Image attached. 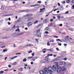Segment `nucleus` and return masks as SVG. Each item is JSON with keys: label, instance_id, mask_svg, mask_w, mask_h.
<instances>
[{"label": "nucleus", "instance_id": "obj_44", "mask_svg": "<svg viewBox=\"0 0 74 74\" xmlns=\"http://www.w3.org/2000/svg\"><path fill=\"white\" fill-rule=\"evenodd\" d=\"M30 7H35L34 5H30Z\"/></svg>", "mask_w": 74, "mask_h": 74}, {"label": "nucleus", "instance_id": "obj_58", "mask_svg": "<svg viewBox=\"0 0 74 74\" xmlns=\"http://www.w3.org/2000/svg\"><path fill=\"white\" fill-rule=\"evenodd\" d=\"M31 52H32V51H29V53H31Z\"/></svg>", "mask_w": 74, "mask_h": 74}, {"label": "nucleus", "instance_id": "obj_25", "mask_svg": "<svg viewBox=\"0 0 74 74\" xmlns=\"http://www.w3.org/2000/svg\"><path fill=\"white\" fill-rule=\"evenodd\" d=\"M26 60H27V59L26 58H25L23 60V62H26Z\"/></svg>", "mask_w": 74, "mask_h": 74}, {"label": "nucleus", "instance_id": "obj_32", "mask_svg": "<svg viewBox=\"0 0 74 74\" xmlns=\"http://www.w3.org/2000/svg\"><path fill=\"white\" fill-rule=\"evenodd\" d=\"M12 29H15V25H14V26L12 28Z\"/></svg>", "mask_w": 74, "mask_h": 74}, {"label": "nucleus", "instance_id": "obj_31", "mask_svg": "<svg viewBox=\"0 0 74 74\" xmlns=\"http://www.w3.org/2000/svg\"><path fill=\"white\" fill-rule=\"evenodd\" d=\"M64 39H61L60 40V42H64Z\"/></svg>", "mask_w": 74, "mask_h": 74}, {"label": "nucleus", "instance_id": "obj_28", "mask_svg": "<svg viewBox=\"0 0 74 74\" xmlns=\"http://www.w3.org/2000/svg\"><path fill=\"white\" fill-rule=\"evenodd\" d=\"M47 19H45V20H44L43 21L45 23H46V22H47Z\"/></svg>", "mask_w": 74, "mask_h": 74}, {"label": "nucleus", "instance_id": "obj_16", "mask_svg": "<svg viewBox=\"0 0 74 74\" xmlns=\"http://www.w3.org/2000/svg\"><path fill=\"white\" fill-rule=\"evenodd\" d=\"M33 15V14H27V17H28L29 16H32Z\"/></svg>", "mask_w": 74, "mask_h": 74}, {"label": "nucleus", "instance_id": "obj_37", "mask_svg": "<svg viewBox=\"0 0 74 74\" xmlns=\"http://www.w3.org/2000/svg\"><path fill=\"white\" fill-rule=\"evenodd\" d=\"M19 29H17L15 30L16 32H19Z\"/></svg>", "mask_w": 74, "mask_h": 74}, {"label": "nucleus", "instance_id": "obj_21", "mask_svg": "<svg viewBox=\"0 0 74 74\" xmlns=\"http://www.w3.org/2000/svg\"><path fill=\"white\" fill-rule=\"evenodd\" d=\"M35 7H36L37 6H40V5L38 4H36L34 5Z\"/></svg>", "mask_w": 74, "mask_h": 74}, {"label": "nucleus", "instance_id": "obj_30", "mask_svg": "<svg viewBox=\"0 0 74 74\" xmlns=\"http://www.w3.org/2000/svg\"><path fill=\"white\" fill-rule=\"evenodd\" d=\"M64 39H65V40H67V41H69V39L68 38H65Z\"/></svg>", "mask_w": 74, "mask_h": 74}, {"label": "nucleus", "instance_id": "obj_6", "mask_svg": "<svg viewBox=\"0 0 74 74\" xmlns=\"http://www.w3.org/2000/svg\"><path fill=\"white\" fill-rule=\"evenodd\" d=\"M29 10H20L19 12H29Z\"/></svg>", "mask_w": 74, "mask_h": 74}, {"label": "nucleus", "instance_id": "obj_2", "mask_svg": "<svg viewBox=\"0 0 74 74\" xmlns=\"http://www.w3.org/2000/svg\"><path fill=\"white\" fill-rule=\"evenodd\" d=\"M40 73L41 74H48V72L47 71V68H45L43 71H40Z\"/></svg>", "mask_w": 74, "mask_h": 74}, {"label": "nucleus", "instance_id": "obj_57", "mask_svg": "<svg viewBox=\"0 0 74 74\" xmlns=\"http://www.w3.org/2000/svg\"><path fill=\"white\" fill-rule=\"evenodd\" d=\"M62 4H65V3H66V2H65V1H64L62 3Z\"/></svg>", "mask_w": 74, "mask_h": 74}, {"label": "nucleus", "instance_id": "obj_53", "mask_svg": "<svg viewBox=\"0 0 74 74\" xmlns=\"http://www.w3.org/2000/svg\"><path fill=\"white\" fill-rule=\"evenodd\" d=\"M45 33L46 34H48V31H46L45 32Z\"/></svg>", "mask_w": 74, "mask_h": 74}, {"label": "nucleus", "instance_id": "obj_41", "mask_svg": "<svg viewBox=\"0 0 74 74\" xmlns=\"http://www.w3.org/2000/svg\"><path fill=\"white\" fill-rule=\"evenodd\" d=\"M47 51H46V50H45V51H44L43 52V53H46Z\"/></svg>", "mask_w": 74, "mask_h": 74}, {"label": "nucleus", "instance_id": "obj_48", "mask_svg": "<svg viewBox=\"0 0 74 74\" xmlns=\"http://www.w3.org/2000/svg\"><path fill=\"white\" fill-rule=\"evenodd\" d=\"M69 13V11H67L65 13V14H67Z\"/></svg>", "mask_w": 74, "mask_h": 74}, {"label": "nucleus", "instance_id": "obj_11", "mask_svg": "<svg viewBox=\"0 0 74 74\" xmlns=\"http://www.w3.org/2000/svg\"><path fill=\"white\" fill-rule=\"evenodd\" d=\"M49 56V55H48L47 56L45 57V60L46 62H47L48 60V57Z\"/></svg>", "mask_w": 74, "mask_h": 74}, {"label": "nucleus", "instance_id": "obj_23", "mask_svg": "<svg viewBox=\"0 0 74 74\" xmlns=\"http://www.w3.org/2000/svg\"><path fill=\"white\" fill-rule=\"evenodd\" d=\"M68 30H70V31H73L74 30L73 29H72L71 28H69V29H68Z\"/></svg>", "mask_w": 74, "mask_h": 74}, {"label": "nucleus", "instance_id": "obj_39", "mask_svg": "<svg viewBox=\"0 0 74 74\" xmlns=\"http://www.w3.org/2000/svg\"><path fill=\"white\" fill-rule=\"evenodd\" d=\"M8 67H9V68H11V65H8Z\"/></svg>", "mask_w": 74, "mask_h": 74}, {"label": "nucleus", "instance_id": "obj_46", "mask_svg": "<svg viewBox=\"0 0 74 74\" xmlns=\"http://www.w3.org/2000/svg\"><path fill=\"white\" fill-rule=\"evenodd\" d=\"M56 41H60L61 40H60V39H58L56 40Z\"/></svg>", "mask_w": 74, "mask_h": 74}, {"label": "nucleus", "instance_id": "obj_4", "mask_svg": "<svg viewBox=\"0 0 74 74\" xmlns=\"http://www.w3.org/2000/svg\"><path fill=\"white\" fill-rule=\"evenodd\" d=\"M52 69H53V68L51 66L47 68V70L50 74H52Z\"/></svg>", "mask_w": 74, "mask_h": 74}, {"label": "nucleus", "instance_id": "obj_17", "mask_svg": "<svg viewBox=\"0 0 74 74\" xmlns=\"http://www.w3.org/2000/svg\"><path fill=\"white\" fill-rule=\"evenodd\" d=\"M49 30V27H47L46 28H45V31H48Z\"/></svg>", "mask_w": 74, "mask_h": 74}, {"label": "nucleus", "instance_id": "obj_34", "mask_svg": "<svg viewBox=\"0 0 74 74\" xmlns=\"http://www.w3.org/2000/svg\"><path fill=\"white\" fill-rule=\"evenodd\" d=\"M70 1L69 0H68L66 1V3H70Z\"/></svg>", "mask_w": 74, "mask_h": 74}, {"label": "nucleus", "instance_id": "obj_51", "mask_svg": "<svg viewBox=\"0 0 74 74\" xmlns=\"http://www.w3.org/2000/svg\"><path fill=\"white\" fill-rule=\"evenodd\" d=\"M61 27H62L63 26V25L62 24H60L59 25Z\"/></svg>", "mask_w": 74, "mask_h": 74}, {"label": "nucleus", "instance_id": "obj_20", "mask_svg": "<svg viewBox=\"0 0 74 74\" xmlns=\"http://www.w3.org/2000/svg\"><path fill=\"white\" fill-rule=\"evenodd\" d=\"M35 7H36L37 6H40V5L38 4H36L34 5Z\"/></svg>", "mask_w": 74, "mask_h": 74}, {"label": "nucleus", "instance_id": "obj_14", "mask_svg": "<svg viewBox=\"0 0 74 74\" xmlns=\"http://www.w3.org/2000/svg\"><path fill=\"white\" fill-rule=\"evenodd\" d=\"M41 33H39V34L38 35H36V36L37 37H41Z\"/></svg>", "mask_w": 74, "mask_h": 74}, {"label": "nucleus", "instance_id": "obj_1", "mask_svg": "<svg viewBox=\"0 0 74 74\" xmlns=\"http://www.w3.org/2000/svg\"><path fill=\"white\" fill-rule=\"evenodd\" d=\"M66 71V68L64 66H58L57 68V71L58 73H60L62 71Z\"/></svg>", "mask_w": 74, "mask_h": 74}, {"label": "nucleus", "instance_id": "obj_63", "mask_svg": "<svg viewBox=\"0 0 74 74\" xmlns=\"http://www.w3.org/2000/svg\"><path fill=\"white\" fill-rule=\"evenodd\" d=\"M51 42H53L54 41V40L53 39L52 40H51Z\"/></svg>", "mask_w": 74, "mask_h": 74}, {"label": "nucleus", "instance_id": "obj_59", "mask_svg": "<svg viewBox=\"0 0 74 74\" xmlns=\"http://www.w3.org/2000/svg\"><path fill=\"white\" fill-rule=\"evenodd\" d=\"M4 30L5 31H8V29H7L6 28H5V29H4Z\"/></svg>", "mask_w": 74, "mask_h": 74}, {"label": "nucleus", "instance_id": "obj_19", "mask_svg": "<svg viewBox=\"0 0 74 74\" xmlns=\"http://www.w3.org/2000/svg\"><path fill=\"white\" fill-rule=\"evenodd\" d=\"M38 23V21L36 20L34 23V24H36V23Z\"/></svg>", "mask_w": 74, "mask_h": 74}, {"label": "nucleus", "instance_id": "obj_61", "mask_svg": "<svg viewBox=\"0 0 74 74\" xmlns=\"http://www.w3.org/2000/svg\"><path fill=\"white\" fill-rule=\"evenodd\" d=\"M58 45H59L60 46H61V45H62V44L60 43V44H58Z\"/></svg>", "mask_w": 74, "mask_h": 74}, {"label": "nucleus", "instance_id": "obj_26", "mask_svg": "<svg viewBox=\"0 0 74 74\" xmlns=\"http://www.w3.org/2000/svg\"><path fill=\"white\" fill-rule=\"evenodd\" d=\"M52 26V24L51 23V24L48 25V26L50 27V26Z\"/></svg>", "mask_w": 74, "mask_h": 74}, {"label": "nucleus", "instance_id": "obj_40", "mask_svg": "<svg viewBox=\"0 0 74 74\" xmlns=\"http://www.w3.org/2000/svg\"><path fill=\"white\" fill-rule=\"evenodd\" d=\"M7 50L6 49L4 50L3 51L4 52H7Z\"/></svg>", "mask_w": 74, "mask_h": 74}, {"label": "nucleus", "instance_id": "obj_60", "mask_svg": "<svg viewBox=\"0 0 74 74\" xmlns=\"http://www.w3.org/2000/svg\"><path fill=\"white\" fill-rule=\"evenodd\" d=\"M58 18L59 19L60 18V16H58Z\"/></svg>", "mask_w": 74, "mask_h": 74}, {"label": "nucleus", "instance_id": "obj_62", "mask_svg": "<svg viewBox=\"0 0 74 74\" xmlns=\"http://www.w3.org/2000/svg\"><path fill=\"white\" fill-rule=\"evenodd\" d=\"M73 10H74V4L72 6Z\"/></svg>", "mask_w": 74, "mask_h": 74}, {"label": "nucleus", "instance_id": "obj_29", "mask_svg": "<svg viewBox=\"0 0 74 74\" xmlns=\"http://www.w3.org/2000/svg\"><path fill=\"white\" fill-rule=\"evenodd\" d=\"M4 72L3 71H1L0 72V74H3V73H4Z\"/></svg>", "mask_w": 74, "mask_h": 74}, {"label": "nucleus", "instance_id": "obj_47", "mask_svg": "<svg viewBox=\"0 0 74 74\" xmlns=\"http://www.w3.org/2000/svg\"><path fill=\"white\" fill-rule=\"evenodd\" d=\"M62 34H64V35H65L66 34V33L65 32H62L61 33Z\"/></svg>", "mask_w": 74, "mask_h": 74}, {"label": "nucleus", "instance_id": "obj_38", "mask_svg": "<svg viewBox=\"0 0 74 74\" xmlns=\"http://www.w3.org/2000/svg\"><path fill=\"white\" fill-rule=\"evenodd\" d=\"M3 57V55H1L0 56V58H2Z\"/></svg>", "mask_w": 74, "mask_h": 74}, {"label": "nucleus", "instance_id": "obj_33", "mask_svg": "<svg viewBox=\"0 0 74 74\" xmlns=\"http://www.w3.org/2000/svg\"><path fill=\"white\" fill-rule=\"evenodd\" d=\"M1 10H3V9H4V8L3 7V6H1Z\"/></svg>", "mask_w": 74, "mask_h": 74}, {"label": "nucleus", "instance_id": "obj_12", "mask_svg": "<svg viewBox=\"0 0 74 74\" xmlns=\"http://www.w3.org/2000/svg\"><path fill=\"white\" fill-rule=\"evenodd\" d=\"M23 34V33H21L16 34L15 37H17V36H21V35H22Z\"/></svg>", "mask_w": 74, "mask_h": 74}, {"label": "nucleus", "instance_id": "obj_15", "mask_svg": "<svg viewBox=\"0 0 74 74\" xmlns=\"http://www.w3.org/2000/svg\"><path fill=\"white\" fill-rule=\"evenodd\" d=\"M36 34H37L39 33L40 32V29H39L38 30L36 31Z\"/></svg>", "mask_w": 74, "mask_h": 74}, {"label": "nucleus", "instance_id": "obj_22", "mask_svg": "<svg viewBox=\"0 0 74 74\" xmlns=\"http://www.w3.org/2000/svg\"><path fill=\"white\" fill-rule=\"evenodd\" d=\"M22 70H23V68H19V70L20 71H22Z\"/></svg>", "mask_w": 74, "mask_h": 74}, {"label": "nucleus", "instance_id": "obj_43", "mask_svg": "<svg viewBox=\"0 0 74 74\" xmlns=\"http://www.w3.org/2000/svg\"><path fill=\"white\" fill-rule=\"evenodd\" d=\"M21 53H16V55H21Z\"/></svg>", "mask_w": 74, "mask_h": 74}, {"label": "nucleus", "instance_id": "obj_8", "mask_svg": "<svg viewBox=\"0 0 74 74\" xmlns=\"http://www.w3.org/2000/svg\"><path fill=\"white\" fill-rule=\"evenodd\" d=\"M33 46V45H32V44H27L24 47H32Z\"/></svg>", "mask_w": 74, "mask_h": 74}, {"label": "nucleus", "instance_id": "obj_52", "mask_svg": "<svg viewBox=\"0 0 74 74\" xmlns=\"http://www.w3.org/2000/svg\"><path fill=\"white\" fill-rule=\"evenodd\" d=\"M67 44H64V46H65V47H66L67 45Z\"/></svg>", "mask_w": 74, "mask_h": 74}, {"label": "nucleus", "instance_id": "obj_9", "mask_svg": "<svg viewBox=\"0 0 74 74\" xmlns=\"http://www.w3.org/2000/svg\"><path fill=\"white\" fill-rule=\"evenodd\" d=\"M13 15V14H5L3 15V16H12Z\"/></svg>", "mask_w": 74, "mask_h": 74}, {"label": "nucleus", "instance_id": "obj_54", "mask_svg": "<svg viewBox=\"0 0 74 74\" xmlns=\"http://www.w3.org/2000/svg\"><path fill=\"white\" fill-rule=\"evenodd\" d=\"M64 42H66V43H67V42H67V41L66 40H64Z\"/></svg>", "mask_w": 74, "mask_h": 74}, {"label": "nucleus", "instance_id": "obj_10", "mask_svg": "<svg viewBox=\"0 0 74 74\" xmlns=\"http://www.w3.org/2000/svg\"><path fill=\"white\" fill-rule=\"evenodd\" d=\"M38 58H39V57L37 56L35 57L32 58V60L33 61H34V62L35 60L37 59H38Z\"/></svg>", "mask_w": 74, "mask_h": 74}, {"label": "nucleus", "instance_id": "obj_24", "mask_svg": "<svg viewBox=\"0 0 74 74\" xmlns=\"http://www.w3.org/2000/svg\"><path fill=\"white\" fill-rule=\"evenodd\" d=\"M16 62H14L12 65L13 66H15V65H16Z\"/></svg>", "mask_w": 74, "mask_h": 74}, {"label": "nucleus", "instance_id": "obj_18", "mask_svg": "<svg viewBox=\"0 0 74 74\" xmlns=\"http://www.w3.org/2000/svg\"><path fill=\"white\" fill-rule=\"evenodd\" d=\"M59 65H60V66H62V65H63V62H60L59 63Z\"/></svg>", "mask_w": 74, "mask_h": 74}, {"label": "nucleus", "instance_id": "obj_13", "mask_svg": "<svg viewBox=\"0 0 74 74\" xmlns=\"http://www.w3.org/2000/svg\"><path fill=\"white\" fill-rule=\"evenodd\" d=\"M18 57V56H15L14 57H12L10 58V60H13V59H14L15 58H17Z\"/></svg>", "mask_w": 74, "mask_h": 74}, {"label": "nucleus", "instance_id": "obj_35", "mask_svg": "<svg viewBox=\"0 0 74 74\" xmlns=\"http://www.w3.org/2000/svg\"><path fill=\"white\" fill-rule=\"evenodd\" d=\"M53 37H55V38H58L59 37L58 36H53Z\"/></svg>", "mask_w": 74, "mask_h": 74}, {"label": "nucleus", "instance_id": "obj_50", "mask_svg": "<svg viewBox=\"0 0 74 74\" xmlns=\"http://www.w3.org/2000/svg\"><path fill=\"white\" fill-rule=\"evenodd\" d=\"M58 6H60V3H58Z\"/></svg>", "mask_w": 74, "mask_h": 74}, {"label": "nucleus", "instance_id": "obj_7", "mask_svg": "<svg viewBox=\"0 0 74 74\" xmlns=\"http://www.w3.org/2000/svg\"><path fill=\"white\" fill-rule=\"evenodd\" d=\"M30 23H32V22H30L27 23V26L28 27H29L30 26H32V25H33V24L32 23L30 24Z\"/></svg>", "mask_w": 74, "mask_h": 74}, {"label": "nucleus", "instance_id": "obj_45", "mask_svg": "<svg viewBox=\"0 0 74 74\" xmlns=\"http://www.w3.org/2000/svg\"><path fill=\"white\" fill-rule=\"evenodd\" d=\"M3 20H2L0 21V23H3Z\"/></svg>", "mask_w": 74, "mask_h": 74}, {"label": "nucleus", "instance_id": "obj_64", "mask_svg": "<svg viewBox=\"0 0 74 74\" xmlns=\"http://www.w3.org/2000/svg\"><path fill=\"white\" fill-rule=\"evenodd\" d=\"M28 69H30V67L29 66H28Z\"/></svg>", "mask_w": 74, "mask_h": 74}, {"label": "nucleus", "instance_id": "obj_3", "mask_svg": "<svg viewBox=\"0 0 74 74\" xmlns=\"http://www.w3.org/2000/svg\"><path fill=\"white\" fill-rule=\"evenodd\" d=\"M55 64L56 65H53L52 67L53 70V71H56V67L57 68L58 66V62H55Z\"/></svg>", "mask_w": 74, "mask_h": 74}, {"label": "nucleus", "instance_id": "obj_56", "mask_svg": "<svg viewBox=\"0 0 74 74\" xmlns=\"http://www.w3.org/2000/svg\"><path fill=\"white\" fill-rule=\"evenodd\" d=\"M56 49L57 50V51H59V49L58 48H56Z\"/></svg>", "mask_w": 74, "mask_h": 74}, {"label": "nucleus", "instance_id": "obj_55", "mask_svg": "<svg viewBox=\"0 0 74 74\" xmlns=\"http://www.w3.org/2000/svg\"><path fill=\"white\" fill-rule=\"evenodd\" d=\"M53 19H51L50 20V22H53Z\"/></svg>", "mask_w": 74, "mask_h": 74}, {"label": "nucleus", "instance_id": "obj_42", "mask_svg": "<svg viewBox=\"0 0 74 74\" xmlns=\"http://www.w3.org/2000/svg\"><path fill=\"white\" fill-rule=\"evenodd\" d=\"M38 3H39V4H41V1H38L37 2Z\"/></svg>", "mask_w": 74, "mask_h": 74}, {"label": "nucleus", "instance_id": "obj_27", "mask_svg": "<svg viewBox=\"0 0 74 74\" xmlns=\"http://www.w3.org/2000/svg\"><path fill=\"white\" fill-rule=\"evenodd\" d=\"M8 37H4L2 38V39H7V38H8Z\"/></svg>", "mask_w": 74, "mask_h": 74}, {"label": "nucleus", "instance_id": "obj_5", "mask_svg": "<svg viewBox=\"0 0 74 74\" xmlns=\"http://www.w3.org/2000/svg\"><path fill=\"white\" fill-rule=\"evenodd\" d=\"M33 19V18L32 17H28L27 18L24 19V21L25 22H28L29 21H31L32 19Z\"/></svg>", "mask_w": 74, "mask_h": 74}, {"label": "nucleus", "instance_id": "obj_49", "mask_svg": "<svg viewBox=\"0 0 74 74\" xmlns=\"http://www.w3.org/2000/svg\"><path fill=\"white\" fill-rule=\"evenodd\" d=\"M8 25H11V23L8 22Z\"/></svg>", "mask_w": 74, "mask_h": 74}, {"label": "nucleus", "instance_id": "obj_36", "mask_svg": "<svg viewBox=\"0 0 74 74\" xmlns=\"http://www.w3.org/2000/svg\"><path fill=\"white\" fill-rule=\"evenodd\" d=\"M47 45H48V46H49V45H50V44L49 43V42H47Z\"/></svg>", "mask_w": 74, "mask_h": 74}]
</instances>
